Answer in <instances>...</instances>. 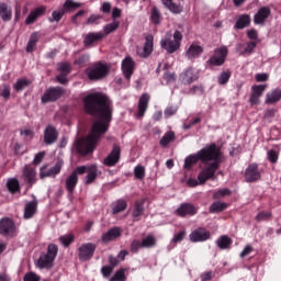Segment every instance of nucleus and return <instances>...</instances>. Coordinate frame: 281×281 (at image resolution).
<instances>
[{
    "instance_id": "nucleus-25",
    "label": "nucleus",
    "mask_w": 281,
    "mask_h": 281,
    "mask_svg": "<svg viewBox=\"0 0 281 281\" xmlns=\"http://www.w3.org/2000/svg\"><path fill=\"white\" fill-rule=\"evenodd\" d=\"M120 236H122V229L120 227H113L102 235V240L104 243H111V240H115Z\"/></svg>"
},
{
    "instance_id": "nucleus-50",
    "label": "nucleus",
    "mask_w": 281,
    "mask_h": 281,
    "mask_svg": "<svg viewBox=\"0 0 281 281\" xmlns=\"http://www.w3.org/2000/svg\"><path fill=\"white\" fill-rule=\"evenodd\" d=\"M58 70L61 74H65V76H69V74H71V66L67 63H61V64H58Z\"/></svg>"
},
{
    "instance_id": "nucleus-44",
    "label": "nucleus",
    "mask_w": 281,
    "mask_h": 281,
    "mask_svg": "<svg viewBox=\"0 0 281 281\" xmlns=\"http://www.w3.org/2000/svg\"><path fill=\"white\" fill-rule=\"evenodd\" d=\"M134 176L142 181L146 177V167L138 165L134 168Z\"/></svg>"
},
{
    "instance_id": "nucleus-15",
    "label": "nucleus",
    "mask_w": 281,
    "mask_h": 281,
    "mask_svg": "<svg viewBox=\"0 0 281 281\" xmlns=\"http://www.w3.org/2000/svg\"><path fill=\"white\" fill-rule=\"evenodd\" d=\"M260 180V169L258 165L251 164L246 168L245 171V181L247 183H254V181Z\"/></svg>"
},
{
    "instance_id": "nucleus-29",
    "label": "nucleus",
    "mask_w": 281,
    "mask_h": 281,
    "mask_svg": "<svg viewBox=\"0 0 281 281\" xmlns=\"http://www.w3.org/2000/svg\"><path fill=\"white\" fill-rule=\"evenodd\" d=\"M251 23V16L249 14H241L236 21L235 27L236 30H245V27H249Z\"/></svg>"
},
{
    "instance_id": "nucleus-46",
    "label": "nucleus",
    "mask_w": 281,
    "mask_h": 281,
    "mask_svg": "<svg viewBox=\"0 0 281 281\" xmlns=\"http://www.w3.org/2000/svg\"><path fill=\"white\" fill-rule=\"evenodd\" d=\"M74 238H75L74 235L66 234V235L59 237V243L64 247H69V245H71V243H74Z\"/></svg>"
},
{
    "instance_id": "nucleus-57",
    "label": "nucleus",
    "mask_w": 281,
    "mask_h": 281,
    "mask_svg": "<svg viewBox=\"0 0 281 281\" xmlns=\"http://www.w3.org/2000/svg\"><path fill=\"white\" fill-rule=\"evenodd\" d=\"M268 159L271 164L278 162V153L273 149L268 151Z\"/></svg>"
},
{
    "instance_id": "nucleus-12",
    "label": "nucleus",
    "mask_w": 281,
    "mask_h": 281,
    "mask_svg": "<svg viewBox=\"0 0 281 281\" xmlns=\"http://www.w3.org/2000/svg\"><path fill=\"white\" fill-rule=\"evenodd\" d=\"M121 69L123 71V76L126 80H130L133 77L135 71V60L133 57L127 56L122 60Z\"/></svg>"
},
{
    "instance_id": "nucleus-64",
    "label": "nucleus",
    "mask_w": 281,
    "mask_h": 281,
    "mask_svg": "<svg viewBox=\"0 0 281 281\" xmlns=\"http://www.w3.org/2000/svg\"><path fill=\"white\" fill-rule=\"evenodd\" d=\"M176 113H177V108L168 106L165 110V116L166 117H170V116L175 115Z\"/></svg>"
},
{
    "instance_id": "nucleus-28",
    "label": "nucleus",
    "mask_w": 281,
    "mask_h": 281,
    "mask_svg": "<svg viewBox=\"0 0 281 281\" xmlns=\"http://www.w3.org/2000/svg\"><path fill=\"white\" fill-rule=\"evenodd\" d=\"M281 100V90L274 89L271 92L266 94V104H276V102H280Z\"/></svg>"
},
{
    "instance_id": "nucleus-20",
    "label": "nucleus",
    "mask_w": 281,
    "mask_h": 281,
    "mask_svg": "<svg viewBox=\"0 0 281 281\" xmlns=\"http://www.w3.org/2000/svg\"><path fill=\"white\" fill-rule=\"evenodd\" d=\"M36 212H38V201L33 200L27 202L24 206L23 218L30 221V218H34Z\"/></svg>"
},
{
    "instance_id": "nucleus-58",
    "label": "nucleus",
    "mask_w": 281,
    "mask_h": 281,
    "mask_svg": "<svg viewBox=\"0 0 281 281\" xmlns=\"http://www.w3.org/2000/svg\"><path fill=\"white\" fill-rule=\"evenodd\" d=\"M89 170V166H80L77 167L74 171L72 175H75L76 177H78V175H85V172H88Z\"/></svg>"
},
{
    "instance_id": "nucleus-1",
    "label": "nucleus",
    "mask_w": 281,
    "mask_h": 281,
    "mask_svg": "<svg viewBox=\"0 0 281 281\" xmlns=\"http://www.w3.org/2000/svg\"><path fill=\"white\" fill-rule=\"evenodd\" d=\"M83 102L87 113L99 117V120L92 124L90 134L77 140L75 145L77 153L80 155H89V153L95 150L98 143L106 135L113 115V106L111 105L109 97L102 93L89 94L85 98Z\"/></svg>"
},
{
    "instance_id": "nucleus-42",
    "label": "nucleus",
    "mask_w": 281,
    "mask_h": 281,
    "mask_svg": "<svg viewBox=\"0 0 281 281\" xmlns=\"http://www.w3.org/2000/svg\"><path fill=\"white\" fill-rule=\"evenodd\" d=\"M126 210V201L119 200L112 207V214H120V212H124Z\"/></svg>"
},
{
    "instance_id": "nucleus-53",
    "label": "nucleus",
    "mask_w": 281,
    "mask_h": 281,
    "mask_svg": "<svg viewBox=\"0 0 281 281\" xmlns=\"http://www.w3.org/2000/svg\"><path fill=\"white\" fill-rule=\"evenodd\" d=\"M271 218V212H260L256 216V221L260 223L261 221H269Z\"/></svg>"
},
{
    "instance_id": "nucleus-16",
    "label": "nucleus",
    "mask_w": 281,
    "mask_h": 281,
    "mask_svg": "<svg viewBox=\"0 0 281 281\" xmlns=\"http://www.w3.org/2000/svg\"><path fill=\"white\" fill-rule=\"evenodd\" d=\"M199 212V207L194 206L192 203H183L177 210V216L186 217V216H194Z\"/></svg>"
},
{
    "instance_id": "nucleus-52",
    "label": "nucleus",
    "mask_w": 281,
    "mask_h": 281,
    "mask_svg": "<svg viewBox=\"0 0 281 281\" xmlns=\"http://www.w3.org/2000/svg\"><path fill=\"white\" fill-rule=\"evenodd\" d=\"M126 276L124 274L123 270H117L112 278H110V281H125Z\"/></svg>"
},
{
    "instance_id": "nucleus-31",
    "label": "nucleus",
    "mask_w": 281,
    "mask_h": 281,
    "mask_svg": "<svg viewBox=\"0 0 281 281\" xmlns=\"http://www.w3.org/2000/svg\"><path fill=\"white\" fill-rule=\"evenodd\" d=\"M143 249H153V247H157V237L155 235L149 234L142 240Z\"/></svg>"
},
{
    "instance_id": "nucleus-62",
    "label": "nucleus",
    "mask_w": 281,
    "mask_h": 281,
    "mask_svg": "<svg viewBox=\"0 0 281 281\" xmlns=\"http://www.w3.org/2000/svg\"><path fill=\"white\" fill-rule=\"evenodd\" d=\"M251 251H254V247H251V245H247L245 246L244 250L240 252V258H246V256H249V254H251Z\"/></svg>"
},
{
    "instance_id": "nucleus-18",
    "label": "nucleus",
    "mask_w": 281,
    "mask_h": 281,
    "mask_svg": "<svg viewBox=\"0 0 281 281\" xmlns=\"http://www.w3.org/2000/svg\"><path fill=\"white\" fill-rule=\"evenodd\" d=\"M269 16H271V9L269 7L260 8L254 16L255 25H265Z\"/></svg>"
},
{
    "instance_id": "nucleus-63",
    "label": "nucleus",
    "mask_w": 281,
    "mask_h": 281,
    "mask_svg": "<svg viewBox=\"0 0 281 281\" xmlns=\"http://www.w3.org/2000/svg\"><path fill=\"white\" fill-rule=\"evenodd\" d=\"M256 49V42H249L244 48V54H251Z\"/></svg>"
},
{
    "instance_id": "nucleus-51",
    "label": "nucleus",
    "mask_w": 281,
    "mask_h": 281,
    "mask_svg": "<svg viewBox=\"0 0 281 281\" xmlns=\"http://www.w3.org/2000/svg\"><path fill=\"white\" fill-rule=\"evenodd\" d=\"M64 15H65V9L58 10V11H54L52 13L50 22L56 21V23H58V21H60V19H63Z\"/></svg>"
},
{
    "instance_id": "nucleus-14",
    "label": "nucleus",
    "mask_w": 281,
    "mask_h": 281,
    "mask_svg": "<svg viewBox=\"0 0 281 281\" xmlns=\"http://www.w3.org/2000/svg\"><path fill=\"white\" fill-rule=\"evenodd\" d=\"M210 232L203 227H199L191 232L189 238L191 243H204V240H210Z\"/></svg>"
},
{
    "instance_id": "nucleus-60",
    "label": "nucleus",
    "mask_w": 281,
    "mask_h": 281,
    "mask_svg": "<svg viewBox=\"0 0 281 281\" xmlns=\"http://www.w3.org/2000/svg\"><path fill=\"white\" fill-rule=\"evenodd\" d=\"M45 158V151H40L37 155H35V158L33 160L34 166H38L41 161Z\"/></svg>"
},
{
    "instance_id": "nucleus-39",
    "label": "nucleus",
    "mask_w": 281,
    "mask_h": 281,
    "mask_svg": "<svg viewBox=\"0 0 281 281\" xmlns=\"http://www.w3.org/2000/svg\"><path fill=\"white\" fill-rule=\"evenodd\" d=\"M227 204L223 202H213L210 206L211 214H218V212H223L226 210Z\"/></svg>"
},
{
    "instance_id": "nucleus-11",
    "label": "nucleus",
    "mask_w": 281,
    "mask_h": 281,
    "mask_svg": "<svg viewBox=\"0 0 281 281\" xmlns=\"http://www.w3.org/2000/svg\"><path fill=\"white\" fill-rule=\"evenodd\" d=\"M199 80V72L193 68H187L179 75V82L181 85H192Z\"/></svg>"
},
{
    "instance_id": "nucleus-47",
    "label": "nucleus",
    "mask_w": 281,
    "mask_h": 281,
    "mask_svg": "<svg viewBox=\"0 0 281 281\" xmlns=\"http://www.w3.org/2000/svg\"><path fill=\"white\" fill-rule=\"evenodd\" d=\"M25 87H30V81L26 79H20L14 83L13 89L15 91H23Z\"/></svg>"
},
{
    "instance_id": "nucleus-35",
    "label": "nucleus",
    "mask_w": 281,
    "mask_h": 281,
    "mask_svg": "<svg viewBox=\"0 0 281 281\" xmlns=\"http://www.w3.org/2000/svg\"><path fill=\"white\" fill-rule=\"evenodd\" d=\"M153 41H154V37L153 35H148L146 37V42L144 44V47H143V56L146 58L147 56H150V54H153Z\"/></svg>"
},
{
    "instance_id": "nucleus-26",
    "label": "nucleus",
    "mask_w": 281,
    "mask_h": 281,
    "mask_svg": "<svg viewBox=\"0 0 281 281\" xmlns=\"http://www.w3.org/2000/svg\"><path fill=\"white\" fill-rule=\"evenodd\" d=\"M77 186H78V176L71 172L65 180V187L67 192H69V194H74V190H76Z\"/></svg>"
},
{
    "instance_id": "nucleus-40",
    "label": "nucleus",
    "mask_w": 281,
    "mask_h": 281,
    "mask_svg": "<svg viewBox=\"0 0 281 281\" xmlns=\"http://www.w3.org/2000/svg\"><path fill=\"white\" fill-rule=\"evenodd\" d=\"M150 21L154 25H159V23H161V12L156 7L151 9Z\"/></svg>"
},
{
    "instance_id": "nucleus-10",
    "label": "nucleus",
    "mask_w": 281,
    "mask_h": 281,
    "mask_svg": "<svg viewBox=\"0 0 281 281\" xmlns=\"http://www.w3.org/2000/svg\"><path fill=\"white\" fill-rule=\"evenodd\" d=\"M95 251V244H83L78 249L79 260L82 262H87V260H91L93 258V252Z\"/></svg>"
},
{
    "instance_id": "nucleus-19",
    "label": "nucleus",
    "mask_w": 281,
    "mask_h": 281,
    "mask_svg": "<svg viewBox=\"0 0 281 281\" xmlns=\"http://www.w3.org/2000/svg\"><path fill=\"white\" fill-rule=\"evenodd\" d=\"M22 179L30 186V188H32V186L36 183V169L26 165L23 168Z\"/></svg>"
},
{
    "instance_id": "nucleus-3",
    "label": "nucleus",
    "mask_w": 281,
    "mask_h": 281,
    "mask_svg": "<svg viewBox=\"0 0 281 281\" xmlns=\"http://www.w3.org/2000/svg\"><path fill=\"white\" fill-rule=\"evenodd\" d=\"M181 41H183V34L179 31L167 32L165 37L160 41V47L167 50V54H175L181 47Z\"/></svg>"
},
{
    "instance_id": "nucleus-36",
    "label": "nucleus",
    "mask_w": 281,
    "mask_h": 281,
    "mask_svg": "<svg viewBox=\"0 0 281 281\" xmlns=\"http://www.w3.org/2000/svg\"><path fill=\"white\" fill-rule=\"evenodd\" d=\"M144 203H145L144 200L135 202L134 211H133V214H132V216L134 218H139V216L144 215Z\"/></svg>"
},
{
    "instance_id": "nucleus-23",
    "label": "nucleus",
    "mask_w": 281,
    "mask_h": 281,
    "mask_svg": "<svg viewBox=\"0 0 281 281\" xmlns=\"http://www.w3.org/2000/svg\"><path fill=\"white\" fill-rule=\"evenodd\" d=\"M203 54V46L191 44L186 52V56L189 60H194V58H199Z\"/></svg>"
},
{
    "instance_id": "nucleus-13",
    "label": "nucleus",
    "mask_w": 281,
    "mask_h": 281,
    "mask_svg": "<svg viewBox=\"0 0 281 281\" xmlns=\"http://www.w3.org/2000/svg\"><path fill=\"white\" fill-rule=\"evenodd\" d=\"M122 149L117 145H113L112 151L104 158L103 164L109 168L115 166L120 161Z\"/></svg>"
},
{
    "instance_id": "nucleus-45",
    "label": "nucleus",
    "mask_w": 281,
    "mask_h": 281,
    "mask_svg": "<svg viewBox=\"0 0 281 281\" xmlns=\"http://www.w3.org/2000/svg\"><path fill=\"white\" fill-rule=\"evenodd\" d=\"M171 142H175V132H167L160 139V145L166 147Z\"/></svg>"
},
{
    "instance_id": "nucleus-49",
    "label": "nucleus",
    "mask_w": 281,
    "mask_h": 281,
    "mask_svg": "<svg viewBox=\"0 0 281 281\" xmlns=\"http://www.w3.org/2000/svg\"><path fill=\"white\" fill-rule=\"evenodd\" d=\"M142 248L144 247L142 246V241H139V239L132 240L130 245V251H132V254H137Z\"/></svg>"
},
{
    "instance_id": "nucleus-56",
    "label": "nucleus",
    "mask_w": 281,
    "mask_h": 281,
    "mask_svg": "<svg viewBox=\"0 0 281 281\" xmlns=\"http://www.w3.org/2000/svg\"><path fill=\"white\" fill-rule=\"evenodd\" d=\"M184 238H186V231H181L173 236L171 243H181Z\"/></svg>"
},
{
    "instance_id": "nucleus-38",
    "label": "nucleus",
    "mask_w": 281,
    "mask_h": 281,
    "mask_svg": "<svg viewBox=\"0 0 281 281\" xmlns=\"http://www.w3.org/2000/svg\"><path fill=\"white\" fill-rule=\"evenodd\" d=\"M82 3L74 2V0H66L64 3V12H74V10H78Z\"/></svg>"
},
{
    "instance_id": "nucleus-5",
    "label": "nucleus",
    "mask_w": 281,
    "mask_h": 281,
    "mask_svg": "<svg viewBox=\"0 0 281 281\" xmlns=\"http://www.w3.org/2000/svg\"><path fill=\"white\" fill-rule=\"evenodd\" d=\"M86 74L90 80H102V78H106V76H109V66L99 61L90 66L86 70Z\"/></svg>"
},
{
    "instance_id": "nucleus-33",
    "label": "nucleus",
    "mask_w": 281,
    "mask_h": 281,
    "mask_svg": "<svg viewBox=\"0 0 281 281\" xmlns=\"http://www.w3.org/2000/svg\"><path fill=\"white\" fill-rule=\"evenodd\" d=\"M0 16L2 21H10L12 19V9L8 8L5 3H0Z\"/></svg>"
},
{
    "instance_id": "nucleus-48",
    "label": "nucleus",
    "mask_w": 281,
    "mask_h": 281,
    "mask_svg": "<svg viewBox=\"0 0 281 281\" xmlns=\"http://www.w3.org/2000/svg\"><path fill=\"white\" fill-rule=\"evenodd\" d=\"M252 94L261 98L262 93L267 91V85L252 86Z\"/></svg>"
},
{
    "instance_id": "nucleus-2",
    "label": "nucleus",
    "mask_w": 281,
    "mask_h": 281,
    "mask_svg": "<svg viewBox=\"0 0 281 281\" xmlns=\"http://www.w3.org/2000/svg\"><path fill=\"white\" fill-rule=\"evenodd\" d=\"M221 147L216 145V143H212L211 145H206L204 148L199 150L196 154H192L184 159L183 168L184 170H190L192 166L202 161V164H210L206 168H204L199 175L198 179L200 183H205L212 179H216V171L221 168Z\"/></svg>"
},
{
    "instance_id": "nucleus-24",
    "label": "nucleus",
    "mask_w": 281,
    "mask_h": 281,
    "mask_svg": "<svg viewBox=\"0 0 281 281\" xmlns=\"http://www.w3.org/2000/svg\"><path fill=\"white\" fill-rule=\"evenodd\" d=\"M104 38V33H88L83 38V45L86 47H91L93 43H98Z\"/></svg>"
},
{
    "instance_id": "nucleus-55",
    "label": "nucleus",
    "mask_w": 281,
    "mask_h": 281,
    "mask_svg": "<svg viewBox=\"0 0 281 281\" xmlns=\"http://www.w3.org/2000/svg\"><path fill=\"white\" fill-rule=\"evenodd\" d=\"M228 194H232L229 189H221L214 193V199H221V196H228Z\"/></svg>"
},
{
    "instance_id": "nucleus-37",
    "label": "nucleus",
    "mask_w": 281,
    "mask_h": 281,
    "mask_svg": "<svg viewBox=\"0 0 281 281\" xmlns=\"http://www.w3.org/2000/svg\"><path fill=\"white\" fill-rule=\"evenodd\" d=\"M38 43V33H33L30 36V40L26 45V52L27 54H32L34 52V47H36V44Z\"/></svg>"
},
{
    "instance_id": "nucleus-4",
    "label": "nucleus",
    "mask_w": 281,
    "mask_h": 281,
    "mask_svg": "<svg viewBox=\"0 0 281 281\" xmlns=\"http://www.w3.org/2000/svg\"><path fill=\"white\" fill-rule=\"evenodd\" d=\"M58 256V246L49 244L47 247V254L42 255L37 260V267L40 269H52L54 267V260Z\"/></svg>"
},
{
    "instance_id": "nucleus-17",
    "label": "nucleus",
    "mask_w": 281,
    "mask_h": 281,
    "mask_svg": "<svg viewBox=\"0 0 281 281\" xmlns=\"http://www.w3.org/2000/svg\"><path fill=\"white\" fill-rule=\"evenodd\" d=\"M161 3L171 14H181L183 12L181 0H161Z\"/></svg>"
},
{
    "instance_id": "nucleus-61",
    "label": "nucleus",
    "mask_w": 281,
    "mask_h": 281,
    "mask_svg": "<svg viewBox=\"0 0 281 281\" xmlns=\"http://www.w3.org/2000/svg\"><path fill=\"white\" fill-rule=\"evenodd\" d=\"M1 98H4L5 100H8V98H10V86L4 85L2 87V91L0 93Z\"/></svg>"
},
{
    "instance_id": "nucleus-27",
    "label": "nucleus",
    "mask_w": 281,
    "mask_h": 281,
    "mask_svg": "<svg viewBox=\"0 0 281 281\" xmlns=\"http://www.w3.org/2000/svg\"><path fill=\"white\" fill-rule=\"evenodd\" d=\"M98 175H99L98 166L95 165L88 166V171H87L86 181H85L86 184L89 186L93 183V181L98 179Z\"/></svg>"
},
{
    "instance_id": "nucleus-30",
    "label": "nucleus",
    "mask_w": 281,
    "mask_h": 281,
    "mask_svg": "<svg viewBox=\"0 0 281 281\" xmlns=\"http://www.w3.org/2000/svg\"><path fill=\"white\" fill-rule=\"evenodd\" d=\"M45 13V7L36 8L33 12L29 14V16L25 20L26 25H32L41 14Z\"/></svg>"
},
{
    "instance_id": "nucleus-32",
    "label": "nucleus",
    "mask_w": 281,
    "mask_h": 281,
    "mask_svg": "<svg viewBox=\"0 0 281 281\" xmlns=\"http://www.w3.org/2000/svg\"><path fill=\"white\" fill-rule=\"evenodd\" d=\"M232 243L233 240L227 235H223L216 240V245L220 249H229L232 247Z\"/></svg>"
},
{
    "instance_id": "nucleus-9",
    "label": "nucleus",
    "mask_w": 281,
    "mask_h": 281,
    "mask_svg": "<svg viewBox=\"0 0 281 281\" xmlns=\"http://www.w3.org/2000/svg\"><path fill=\"white\" fill-rule=\"evenodd\" d=\"M0 234L2 236H16V225L8 217L0 220Z\"/></svg>"
},
{
    "instance_id": "nucleus-22",
    "label": "nucleus",
    "mask_w": 281,
    "mask_h": 281,
    "mask_svg": "<svg viewBox=\"0 0 281 281\" xmlns=\"http://www.w3.org/2000/svg\"><path fill=\"white\" fill-rule=\"evenodd\" d=\"M148 102H150V94L144 93L138 100V112L137 117H144L148 110Z\"/></svg>"
},
{
    "instance_id": "nucleus-6",
    "label": "nucleus",
    "mask_w": 281,
    "mask_h": 281,
    "mask_svg": "<svg viewBox=\"0 0 281 281\" xmlns=\"http://www.w3.org/2000/svg\"><path fill=\"white\" fill-rule=\"evenodd\" d=\"M227 54H229L227 46H222V47L215 48L214 55L211 56L207 60L209 65H213V67H221V65L225 64Z\"/></svg>"
},
{
    "instance_id": "nucleus-8",
    "label": "nucleus",
    "mask_w": 281,
    "mask_h": 281,
    "mask_svg": "<svg viewBox=\"0 0 281 281\" xmlns=\"http://www.w3.org/2000/svg\"><path fill=\"white\" fill-rule=\"evenodd\" d=\"M64 93L65 89L60 87H52L43 94L42 102L44 104H47V102H56V100H60V98H63Z\"/></svg>"
},
{
    "instance_id": "nucleus-54",
    "label": "nucleus",
    "mask_w": 281,
    "mask_h": 281,
    "mask_svg": "<svg viewBox=\"0 0 281 281\" xmlns=\"http://www.w3.org/2000/svg\"><path fill=\"white\" fill-rule=\"evenodd\" d=\"M113 267L112 266H103L101 268V273L103 276V278H109L111 276V273H113Z\"/></svg>"
},
{
    "instance_id": "nucleus-43",
    "label": "nucleus",
    "mask_w": 281,
    "mask_h": 281,
    "mask_svg": "<svg viewBox=\"0 0 281 281\" xmlns=\"http://www.w3.org/2000/svg\"><path fill=\"white\" fill-rule=\"evenodd\" d=\"M117 27H120V22L117 21H113L112 23L110 24H106L103 29V32H104V36H109V34L115 32V30H117Z\"/></svg>"
},
{
    "instance_id": "nucleus-41",
    "label": "nucleus",
    "mask_w": 281,
    "mask_h": 281,
    "mask_svg": "<svg viewBox=\"0 0 281 281\" xmlns=\"http://www.w3.org/2000/svg\"><path fill=\"white\" fill-rule=\"evenodd\" d=\"M229 78H232V71L226 69L217 77V82L218 85H227V82H229Z\"/></svg>"
},
{
    "instance_id": "nucleus-7",
    "label": "nucleus",
    "mask_w": 281,
    "mask_h": 281,
    "mask_svg": "<svg viewBox=\"0 0 281 281\" xmlns=\"http://www.w3.org/2000/svg\"><path fill=\"white\" fill-rule=\"evenodd\" d=\"M63 166H65V161L57 160L56 164L47 168V166H43L40 170L41 179H45L46 177L55 178L57 175H60V170H63Z\"/></svg>"
},
{
    "instance_id": "nucleus-59",
    "label": "nucleus",
    "mask_w": 281,
    "mask_h": 281,
    "mask_svg": "<svg viewBox=\"0 0 281 281\" xmlns=\"http://www.w3.org/2000/svg\"><path fill=\"white\" fill-rule=\"evenodd\" d=\"M24 281H41V277L36 276V273L34 272L26 273L24 276Z\"/></svg>"
},
{
    "instance_id": "nucleus-21",
    "label": "nucleus",
    "mask_w": 281,
    "mask_h": 281,
    "mask_svg": "<svg viewBox=\"0 0 281 281\" xmlns=\"http://www.w3.org/2000/svg\"><path fill=\"white\" fill-rule=\"evenodd\" d=\"M58 139V131L53 125H48L44 131V143L49 146Z\"/></svg>"
},
{
    "instance_id": "nucleus-34",
    "label": "nucleus",
    "mask_w": 281,
    "mask_h": 281,
    "mask_svg": "<svg viewBox=\"0 0 281 281\" xmlns=\"http://www.w3.org/2000/svg\"><path fill=\"white\" fill-rule=\"evenodd\" d=\"M7 188L11 194H15V192H19L21 190V184L19 183V180L15 178H11L7 181Z\"/></svg>"
}]
</instances>
